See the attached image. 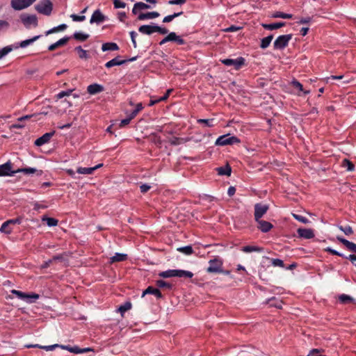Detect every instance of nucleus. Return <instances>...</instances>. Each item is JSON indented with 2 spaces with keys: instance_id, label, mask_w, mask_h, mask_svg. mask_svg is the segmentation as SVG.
<instances>
[{
  "instance_id": "nucleus-1",
  "label": "nucleus",
  "mask_w": 356,
  "mask_h": 356,
  "mask_svg": "<svg viewBox=\"0 0 356 356\" xmlns=\"http://www.w3.org/2000/svg\"><path fill=\"white\" fill-rule=\"evenodd\" d=\"M159 277L163 278L170 277H184V278H192L193 273L188 270H179V269H169L165 271H162L159 274Z\"/></svg>"
},
{
  "instance_id": "nucleus-2",
  "label": "nucleus",
  "mask_w": 356,
  "mask_h": 356,
  "mask_svg": "<svg viewBox=\"0 0 356 356\" xmlns=\"http://www.w3.org/2000/svg\"><path fill=\"white\" fill-rule=\"evenodd\" d=\"M241 143V140L236 136H232L229 134H225L219 136L216 142L215 145L218 146H225L229 145L238 144Z\"/></svg>"
},
{
  "instance_id": "nucleus-3",
  "label": "nucleus",
  "mask_w": 356,
  "mask_h": 356,
  "mask_svg": "<svg viewBox=\"0 0 356 356\" xmlns=\"http://www.w3.org/2000/svg\"><path fill=\"white\" fill-rule=\"evenodd\" d=\"M11 293L15 295L19 299L25 301L27 303H33L39 298V295L34 293H26L20 291L13 289Z\"/></svg>"
},
{
  "instance_id": "nucleus-4",
  "label": "nucleus",
  "mask_w": 356,
  "mask_h": 356,
  "mask_svg": "<svg viewBox=\"0 0 356 356\" xmlns=\"http://www.w3.org/2000/svg\"><path fill=\"white\" fill-rule=\"evenodd\" d=\"M53 9L52 3L49 0H42L36 6L35 10L44 15H50Z\"/></svg>"
},
{
  "instance_id": "nucleus-5",
  "label": "nucleus",
  "mask_w": 356,
  "mask_h": 356,
  "mask_svg": "<svg viewBox=\"0 0 356 356\" xmlns=\"http://www.w3.org/2000/svg\"><path fill=\"white\" fill-rule=\"evenodd\" d=\"M209 267L207 271L210 273H222V260L218 257L210 259L209 261Z\"/></svg>"
},
{
  "instance_id": "nucleus-6",
  "label": "nucleus",
  "mask_w": 356,
  "mask_h": 356,
  "mask_svg": "<svg viewBox=\"0 0 356 356\" xmlns=\"http://www.w3.org/2000/svg\"><path fill=\"white\" fill-rule=\"evenodd\" d=\"M292 38L291 34L282 35L278 36L274 41L273 47L275 49H283L289 44V41Z\"/></svg>"
},
{
  "instance_id": "nucleus-7",
  "label": "nucleus",
  "mask_w": 356,
  "mask_h": 356,
  "mask_svg": "<svg viewBox=\"0 0 356 356\" xmlns=\"http://www.w3.org/2000/svg\"><path fill=\"white\" fill-rule=\"evenodd\" d=\"M20 19L26 28L29 29L31 26H38V18L35 15L22 14Z\"/></svg>"
},
{
  "instance_id": "nucleus-8",
  "label": "nucleus",
  "mask_w": 356,
  "mask_h": 356,
  "mask_svg": "<svg viewBox=\"0 0 356 356\" xmlns=\"http://www.w3.org/2000/svg\"><path fill=\"white\" fill-rule=\"evenodd\" d=\"M220 61L226 66H234V69L238 70L244 65L245 59L243 57H239L236 59L225 58Z\"/></svg>"
},
{
  "instance_id": "nucleus-9",
  "label": "nucleus",
  "mask_w": 356,
  "mask_h": 356,
  "mask_svg": "<svg viewBox=\"0 0 356 356\" xmlns=\"http://www.w3.org/2000/svg\"><path fill=\"white\" fill-rule=\"evenodd\" d=\"M35 0H11V6L15 10H20L30 6Z\"/></svg>"
},
{
  "instance_id": "nucleus-10",
  "label": "nucleus",
  "mask_w": 356,
  "mask_h": 356,
  "mask_svg": "<svg viewBox=\"0 0 356 356\" xmlns=\"http://www.w3.org/2000/svg\"><path fill=\"white\" fill-rule=\"evenodd\" d=\"M268 210V206L267 204H256L254 205V219L255 221L261 220V217Z\"/></svg>"
},
{
  "instance_id": "nucleus-11",
  "label": "nucleus",
  "mask_w": 356,
  "mask_h": 356,
  "mask_svg": "<svg viewBox=\"0 0 356 356\" xmlns=\"http://www.w3.org/2000/svg\"><path fill=\"white\" fill-rule=\"evenodd\" d=\"M15 175V170H12V163L10 161L0 165V177L13 176Z\"/></svg>"
},
{
  "instance_id": "nucleus-12",
  "label": "nucleus",
  "mask_w": 356,
  "mask_h": 356,
  "mask_svg": "<svg viewBox=\"0 0 356 356\" xmlns=\"http://www.w3.org/2000/svg\"><path fill=\"white\" fill-rule=\"evenodd\" d=\"M106 19H107V17L105 16L100 11V10H96L93 12V13L90 17V24H94V23L100 24V23L104 22Z\"/></svg>"
},
{
  "instance_id": "nucleus-13",
  "label": "nucleus",
  "mask_w": 356,
  "mask_h": 356,
  "mask_svg": "<svg viewBox=\"0 0 356 356\" xmlns=\"http://www.w3.org/2000/svg\"><path fill=\"white\" fill-rule=\"evenodd\" d=\"M54 133H55L54 131H52V132L44 134L41 137H40L35 140V141L34 143L35 145L36 146L40 147V146H42L44 144L49 143L50 139L51 138V137L54 135Z\"/></svg>"
},
{
  "instance_id": "nucleus-14",
  "label": "nucleus",
  "mask_w": 356,
  "mask_h": 356,
  "mask_svg": "<svg viewBox=\"0 0 356 356\" xmlns=\"http://www.w3.org/2000/svg\"><path fill=\"white\" fill-rule=\"evenodd\" d=\"M298 234L299 236L306 239H310L314 237V232L311 229L299 228L298 229Z\"/></svg>"
},
{
  "instance_id": "nucleus-15",
  "label": "nucleus",
  "mask_w": 356,
  "mask_h": 356,
  "mask_svg": "<svg viewBox=\"0 0 356 356\" xmlns=\"http://www.w3.org/2000/svg\"><path fill=\"white\" fill-rule=\"evenodd\" d=\"M256 222L258 223V229L264 233L269 232L273 227L270 222L261 219Z\"/></svg>"
},
{
  "instance_id": "nucleus-16",
  "label": "nucleus",
  "mask_w": 356,
  "mask_h": 356,
  "mask_svg": "<svg viewBox=\"0 0 356 356\" xmlns=\"http://www.w3.org/2000/svg\"><path fill=\"white\" fill-rule=\"evenodd\" d=\"M337 241L343 244L349 250L356 253V244L348 241L347 239L343 238L342 236H337Z\"/></svg>"
},
{
  "instance_id": "nucleus-17",
  "label": "nucleus",
  "mask_w": 356,
  "mask_h": 356,
  "mask_svg": "<svg viewBox=\"0 0 356 356\" xmlns=\"http://www.w3.org/2000/svg\"><path fill=\"white\" fill-rule=\"evenodd\" d=\"M104 90L103 86L98 83L90 84L87 88V92L90 95H95Z\"/></svg>"
},
{
  "instance_id": "nucleus-18",
  "label": "nucleus",
  "mask_w": 356,
  "mask_h": 356,
  "mask_svg": "<svg viewBox=\"0 0 356 356\" xmlns=\"http://www.w3.org/2000/svg\"><path fill=\"white\" fill-rule=\"evenodd\" d=\"M102 165H103V163H99V164H98L94 167H92V168L79 167L77 169V172L79 174H83V175H91L94 172L95 170L101 168Z\"/></svg>"
},
{
  "instance_id": "nucleus-19",
  "label": "nucleus",
  "mask_w": 356,
  "mask_h": 356,
  "mask_svg": "<svg viewBox=\"0 0 356 356\" xmlns=\"http://www.w3.org/2000/svg\"><path fill=\"white\" fill-rule=\"evenodd\" d=\"M172 91V89H168L166 91V92L164 94V95H163L162 97H161L159 98H157L156 97H152L151 99L149 101V106H152L156 103L166 100L168 98V97Z\"/></svg>"
},
{
  "instance_id": "nucleus-20",
  "label": "nucleus",
  "mask_w": 356,
  "mask_h": 356,
  "mask_svg": "<svg viewBox=\"0 0 356 356\" xmlns=\"http://www.w3.org/2000/svg\"><path fill=\"white\" fill-rule=\"evenodd\" d=\"M156 25H142L139 27L138 31L140 33L146 35H151L156 33Z\"/></svg>"
},
{
  "instance_id": "nucleus-21",
  "label": "nucleus",
  "mask_w": 356,
  "mask_h": 356,
  "mask_svg": "<svg viewBox=\"0 0 356 356\" xmlns=\"http://www.w3.org/2000/svg\"><path fill=\"white\" fill-rule=\"evenodd\" d=\"M147 294H152L155 296L157 298H161L162 294L161 291L156 288L152 286H148L142 293V297H144Z\"/></svg>"
},
{
  "instance_id": "nucleus-22",
  "label": "nucleus",
  "mask_w": 356,
  "mask_h": 356,
  "mask_svg": "<svg viewBox=\"0 0 356 356\" xmlns=\"http://www.w3.org/2000/svg\"><path fill=\"white\" fill-rule=\"evenodd\" d=\"M41 35H35L32 38L27 39L23 41H21L19 44H17L15 46V48L21 47V48H25L28 47L29 45L33 44L35 41L38 40L40 38Z\"/></svg>"
},
{
  "instance_id": "nucleus-23",
  "label": "nucleus",
  "mask_w": 356,
  "mask_h": 356,
  "mask_svg": "<svg viewBox=\"0 0 356 356\" xmlns=\"http://www.w3.org/2000/svg\"><path fill=\"white\" fill-rule=\"evenodd\" d=\"M69 39H70L69 37L65 36V37L58 40L55 43H53L51 45H49V47H48V49L49 51H54L56 48H58V47L63 46V45L65 44L67 42V41L69 40Z\"/></svg>"
},
{
  "instance_id": "nucleus-24",
  "label": "nucleus",
  "mask_w": 356,
  "mask_h": 356,
  "mask_svg": "<svg viewBox=\"0 0 356 356\" xmlns=\"http://www.w3.org/2000/svg\"><path fill=\"white\" fill-rule=\"evenodd\" d=\"M159 16V13L156 11L149 12L147 13H140L138 16L139 20H145L148 19H154Z\"/></svg>"
},
{
  "instance_id": "nucleus-25",
  "label": "nucleus",
  "mask_w": 356,
  "mask_h": 356,
  "mask_svg": "<svg viewBox=\"0 0 356 356\" xmlns=\"http://www.w3.org/2000/svg\"><path fill=\"white\" fill-rule=\"evenodd\" d=\"M127 61V60H120V58L118 56V57H115V58H113L112 60L108 61L105 64V66L107 68H111L114 66L121 65L125 63Z\"/></svg>"
},
{
  "instance_id": "nucleus-26",
  "label": "nucleus",
  "mask_w": 356,
  "mask_h": 356,
  "mask_svg": "<svg viewBox=\"0 0 356 356\" xmlns=\"http://www.w3.org/2000/svg\"><path fill=\"white\" fill-rule=\"evenodd\" d=\"M167 36L169 42L174 41L180 45L185 44V41L175 32H170Z\"/></svg>"
},
{
  "instance_id": "nucleus-27",
  "label": "nucleus",
  "mask_w": 356,
  "mask_h": 356,
  "mask_svg": "<svg viewBox=\"0 0 356 356\" xmlns=\"http://www.w3.org/2000/svg\"><path fill=\"white\" fill-rule=\"evenodd\" d=\"M149 8L150 6L148 4H146L143 2H137L134 6L132 13L133 14L136 15L139 10L149 9Z\"/></svg>"
},
{
  "instance_id": "nucleus-28",
  "label": "nucleus",
  "mask_w": 356,
  "mask_h": 356,
  "mask_svg": "<svg viewBox=\"0 0 356 356\" xmlns=\"http://www.w3.org/2000/svg\"><path fill=\"white\" fill-rule=\"evenodd\" d=\"M127 259V254L123 253H115L110 258V263L120 262L125 261Z\"/></svg>"
},
{
  "instance_id": "nucleus-29",
  "label": "nucleus",
  "mask_w": 356,
  "mask_h": 356,
  "mask_svg": "<svg viewBox=\"0 0 356 356\" xmlns=\"http://www.w3.org/2000/svg\"><path fill=\"white\" fill-rule=\"evenodd\" d=\"M102 49L106 51H117L119 49L118 44L115 42H106L102 44Z\"/></svg>"
},
{
  "instance_id": "nucleus-30",
  "label": "nucleus",
  "mask_w": 356,
  "mask_h": 356,
  "mask_svg": "<svg viewBox=\"0 0 356 356\" xmlns=\"http://www.w3.org/2000/svg\"><path fill=\"white\" fill-rule=\"evenodd\" d=\"M285 25V22H276L273 24H264L263 27L267 30H275L280 29Z\"/></svg>"
},
{
  "instance_id": "nucleus-31",
  "label": "nucleus",
  "mask_w": 356,
  "mask_h": 356,
  "mask_svg": "<svg viewBox=\"0 0 356 356\" xmlns=\"http://www.w3.org/2000/svg\"><path fill=\"white\" fill-rule=\"evenodd\" d=\"M266 261H268L273 266H278L283 268L284 266V261L280 259H270L269 257H265Z\"/></svg>"
},
{
  "instance_id": "nucleus-32",
  "label": "nucleus",
  "mask_w": 356,
  "mask_h": 356,
  "mask_svg": "<svg viewBox=\"0 0 356 356\" xmlns=\"http://www.w3.org/2000/svg\"><path fill=\"white\" fill-rule=\"evenodd\" d=\"M273 38V35H270L266 38H262L261 40L260 47L264 49H266L270 45Z\"/></svg>"
},
{
  "instance_id": "nucleus-33",
  "label": "nucleus",
  "mask_w": 356,
  "mask_h": 356,
  "mask_svg": "<svg viewBox=\"0 0 356 356\" xmlns=\"http://www.w3.org/2000/svg\"><path fill=\"white\" fill-rule=\"evenodd\" d=\"M73 37L75 40L83 42L89 38V35L88 33L78 31L74 33Z\"/></svg>"
},
{
  "instance_id": "nucleus-34",
  "label": "nucleus",
  "mask_w": 356,
  "mask_h": 356,
  "mask_svg": "<svg viewBox=\"0 0 356 356\" xmlns=\"http://www.w3.org/2000/svg\"><path fill=\"white\" fill-rule=\"evenodd\" d=\"M12 231L13 228L10 227L7 220L4 222L0 227V232L6 234H10Z\"/></svg>"
},
{
  "instance_id": "nucleus-35",
  "label": "nucleus",
  "mask_w": 356,
  "mask_h": 356,
  "mask_svg": "<svg viewBox=\"0 0 356 356\" xmlns=\"http://www.w3.org/2000/svg\"><path fill=\"white\" fill-rule=\"evenodd\" d=\"M341 166L346 168L348 171H353L355 169L354 164L348 159H343L341 163Z\"/></svg>"
},
{
  "instance_id": "nucleus-36",
  "label": "nucleus",
  "mask_w": 356,
  "mask_h": 356,
  "mask_svg": "<svg viewBox=\"0 0 356 356\" xmlns=\"http://www.w3.org/2000/svg\"><path fill=\"white\" fill-rule=\"evenodd\" d=\"M42 220L46 222L47 225L49 227L56 226L58 225V220H56V218L46 217V216H43L42 218Z\"/></svg>"
},
{
  "instance_id": "nucleus-37",
  "label": "nucleus",
  "mask_w": 356,
  "mask_h": 356,
  "mask_svg": "<svg viewBox=\"0 0 356 356\" xmlns=\"http://www.w3.org/2000/svg\"><path fill=\"white\" fill-rule=\"evenodd\" d=\"M37 172V170L34 168H19L16 170H15V174L19 172H23L25 175H31Z\"/></svg>"
},
{
  "instance_id": "nucleus-38",
  "label": "nucleus",
  "mask_w": 356,
  "mask_h": 356,
  "mask_svg": "<svg viewBox=\"0 0 356 356\" xmlns=\"http://www.w3.org/2000/svg\"><path fill=\"white\" fill-rule=\"evenodd\" d=\"M262 249L257 246L246 245L242 248V251L246 253L252 252H261Z\"/></svg>"
},
{
  "instance_id": "nucleus-39",
  "label": "nucleus",
  "mask_w": 356,
  "mask_h": 356,
  "mask_svg": "<svg viewBox=\"0 0 356 356\" xmlns=\"http://www.w3.org/2000/svg\"><path fill=\"white\" fill-rule=\"evenodd\" d=\"M273 17L275 18H282V19H291L293 15L291 14L284 13L282 12H275L273 14Z\"/></svg>"
},
{
  "instance_id": "nucleus-40",
  "label": "nucleus",
  "mask_w": 356,
  "mask_h": 356,
  "mask_svg": "<svg viewBox=\"0 0 356 356\" xmlns=\"http://www.w3.org/2000/svg\"><path fill=\"white\" fill-rule=\"evenodd\" d=\"M66 28H67V25L65 24H62L58 26L54 27V28L49 29V31H47L46 32V35H48L49 34H51V33H55L58 31H64L65 29H66Z\"/></svg>"
},
{
  "instance_id": "nucleus-41",
  "label": "nucleus",
  "mask_w": 356,
  "mask_h": 356,
  "mask_svg": "<svg viewBox=\"0 0 356 356\" xmlns=\"http://www.w3.org/2000/svg\"><path fill=\"white\" fill-rule=\"evenodd\" d=\"M218 174L220 175H230L231 168L229 166L220 167L217 168Z\"/></svg>"
},
{
  "instance_id": "nucleus-42",
  "label": "nucleus",
  "mask_w": 356,
  "mask_h": 356,
  "mask_svg": "<svg viewBox=\"0 0 356 356\" xmlns=\"http://www.w3.org/2000/svg\"><path fill=\"white\" fill-rule=\"evenodd\" d=\"M339 300L343 304L354 302V299L351 296L346 294L340 295L339 297Z\"/></svg>"
},
{
  "instance_id": "nucleus-43",
  "label": "nucleus",
  "mask_w": 356,
  "mask_h": 356,
  "mask_svg": "<svg viewBox=\"0 0 356 356\" xmlns=\"http://www.w3.org/2000/svg\"><path fill=\"white\" fill-rule=\"evenodd\" d=\"M183 14V12H179V13H175L174 14L172 15H167L165 16L163 19V22L164 23H168V22H170L171 21H172L175 17H177L180 15H181Z\"/></svg>"
},
{
  "instance_id": "nucleus-44",
  "label": "nucleus",
  "mask_w": 356,
  "mask_h": 356,
  "mask_svg": "<svg viewBox=\"0 0 356 356\" xmlns=\"http://www.w3.org/2000/svg\"><path fill=\"white\" fill-rule=\"evenodd\" d=\"M75 50L77 51L80 58L86 59L88 57V53L86 50L83 49L81 46L76 47Z\"/></svg>"
},
{
  "instance_id": "nucleus-45",
  "label": "nucleus",
  "mask_w": 356,
  "mask_h": 356,
  "mask_svg": "<svg viewBox=\"0 0 356 356\" xmlns=\"http://www.w3.org/2000/svg\"><path fill=\"white\" fill-rule=\"evenodd\" d=\"M177 250L180 252H182L186 255H190L193 253V248L191 245H186L184 247H181L177 248Z\"/></svg>"
},
{
  "instance_id": "nucleus-46",
  "label": "nucleus",
  "mask_w": 356,
  "mask_h": 356,
  "mask_svg": "<svg viewBox=\"0 0 356 356\" xmlns=\"http://www.w3.org/2000/svg\"><path fill=\"white\" fill-rule=\"evenodd\" d=\"M131 308V304L129 302H127L124 304L120 305L118 308V311L122 314V315L127 311L129 310Z\"/></svg>"
},
{
  "instance_id": "nucleus-47",
  "label": "nucleus",
  "mask_w": 356,
  "mask_h": 356,
  "mask_svg": "<svg viewBox=\"0 0 356 356\" xmlns=\"http://www.w3.org/2000/svg\"><path fill=\"white\" fill-rule=\"evenodd\" d=\"M338 228L342 231L346 235H350L353 233V230L352 229V227L349 225H347V226H345V227H343L341 225H338L337 226Z\"/></svg>"
},
{
  "instance_id": "nucleus-48",
  "label": "nucleus",
  "mask_w": 356,
  "mask_h": 356,
  "mask_svg": "<svg viewBox=\"0 0 356 356\" xmlns=\"http://www.w3.org/2000/svg\"><path fill=\"white\" fill-rule=\"evenodd\" d=\"M156 286L158 287H160V288H168V289H171L172 288V284L168 283V282H166L165 281L163 280H157L156 281Z\"/></svg>"
},
{
  "instance_id": "nucleus-49",
  "label": "nucleus",
  "mask_w": 356,
  "mask_h": 356,
  "mask_svg": "<svg viewBox=\"0 0 356 356\" xmlns=\"http://www.w3.org/2000/svg\"><path fill=\"white\" fill-rule=\"evenodd\" d=\"M134 117H132V115L130 113V114H127V116L125 119H123L121 120L120 123V127H123L127 124H129L131 122V120L132 119H134Z\"/></svg>"
},
{
  "instance_id": "nucleus-50",
  "label": "nucleus",
  "mask_w": 356,
  "mask_h": 356,
  "mask_svg": "<svg viewBox=\"0 0 356 356\" xmlns=\"http://www.w3.org/2000/svg\"><path fill=\"white\" fill-rule=\"evenodd\" d=\"M198 123L204 124L205 127H213V119H200L197 120Z\"/></svg>"
},
{
  "instance_id": "nucleus-51",
  "label": "nucleus",
  "mask_w": 356,
  "mask_h": 356,
  "mask_svg": "<svg viewBox=\"0 0 356 356\" xmlns=\"http://www.w3.org/2000/svg\"><path fill=\"white\" fill-rule=\"evenodd\" d=\"M291 84L297 89H298L300 91H302L305 94H309V90H306V91H304L303 90V87H302V85L298 81L296 80H293L292 82H291Z\"/></svg>"
},
{
  "instance_id": "nucleus-52",
  "label": "nucleus",
  "mask_w": 356,
  "mask_h": 356,
  "mask_svg": "<svg viewBox=\"0 0 356 356\" xmlns=\"http://www.w3.org/2000/svg\"><path fill=\"white\" fill-rule=\"evenodd\" d=\"M13 50L10 46L5 47L0 49V58H2Z\"/></svg>"
},
{
  "instance_id": "nucleus-53",
  "label": "nucleus",
  "mask_w": 356,
  "mask_h": 356,
  "mask_svg": "<svg viewBox=\"0 0 356 356\" xmlns=\"http://www.w3.org/2000/svg\"><path fill=\"white\" fill-rule=\"evenodd\" d=\"M144 106L142 103H138L136 105L135 109L131 113L132 117H136L138 113L143 109Z\"/></svg>"
},
{
  "instance_id": "nucleus-54",
  "label": "nucleus",
  "mask_w": 356,
  "mask_h": 356,
  "mask_svg": "<svg viewBox=\"0 0 356 356\" xmlns=\"http://www.w3.org/2000/svg\"><path fill=\"white\" fill-rule=\"evenodd\" d=\"M114 8L116 9L124 8L126 6V3L121 0H113Z\"/></svg>"
},
{
  "instance_id": "nucleus-55",
  "label": "nucleus",
  "mask_w": 356,
  "mask_h": 356,
  "mask_svg": "<svg viewBox=\"0 0 356 356\" xmlns=\"http://www.w3.org/2000/svg\"><path fill=\"white\" fill-rule=\"evenodd\" d=\"M293 218H294L296 220H298L299 222H302V223H304V224H307V223H308V222H309V220H308L307 218H305V217H304V216H300V215H298V214H295V213H293Z\"/></svg>"
},
{
  "instance_id": "nucleus-56",
  "label": "nucleus",
  "mask_w": 356,
  "mask_h": 356,
  "mask_svg": "<svg viewBox=\"0 0 356 356\" xmlns=\"http://www.w3.org/2000/svg\"><path fill=\"white\" fill-rule=\"evenodd\" d=\"M70 17L74 22H83L86 19L85 15H77L76 14L71 15Z\"/></svg>"
},
{
  "instance_id": "nucleus-57",
  "label": "nucleus",
  "mask_w": 356,
  "mask_h": 356,
  "mask_svg": "<svg viewBox=\"0 0 356 356\" xmlns=\"http://www.w3.org/2000/svg\"><path fill=\"white\" fill-rule=\"evenodd\" d=\"M72 92V90H66V91H61L59 93H58L56 95V98L57 99H62L63 97H65V96H69L71 95Z\"/></svg>"
},
{
  "instance_id": "nucleus-58",
  "label": "nucleus",
  "mask_w": 356,
  "mask_h": 356,
  "mask_svg": "<svg viewBox=\"0 0 356 356\" xmlns=\"http://www.w3.org/2000/svg\"><path fill=\"white\" fill-rule=\"evenodd\" d=\"M59 346V344H54V345H50V346H40V348H42V349H44L47 351H52L54 350L56 348L58 347Z\"/></svg>"
},
{
  "instance_id": "nucleus-59",
  "label": "nucleus",
  "mask_w": 356,
  "mask_h": 356,
  "mask_svg": "<svg viewBox=\"0 0 356 356\" xmlns=\"http://www.w3.org/2000/svg\"><path fill=\"white\" fill-rule=\"evenodd\" d=\"M325 251L327 252H330L333 255H337V256H339V257H344V255L340 252H339L338 251L331 248H327L325 249Z\"/></svg>"
},
{
  "instance_id": "nucleus-60",
  "label": "nucleus",
  "mask_w": 356,
  "mask_h": 356,
  "mask_svg": "<svg viewBox=\"0 0 356 356\" xmlns=\"http://www.w3.org/2000/svg\"><path fill=\"white\" fill-rule=\"evenodd\" d=\"M137 36V33L132 31L130 32V37H131V42L133 43V46L134 48H136L137 47V44H136V37Z\"/></svg>"
},
{
  "instance_id": "nucleus-61",
  "label": "nucleus",
  "mask_w": 356,
  "mask_h": 356,
  "mask_svg": "<svg viewBox=\"0 0 356 356\" xmlns=\"http://www.w3.org/2000/svg\"><path fill=\"white\" fill-rule=\"evenodd\" d=\"M186 0H170L168 4L170 5H181L186 3Z\"/></svg>"
},
{
  "instance_id": "nucleus-62",
  "label": "nucleus",
  "mask_w": 356,
  "mask_h": 356,
  "mask_svg": "<svg viewBox=\"0 0 356 356\" xmlns=\"http://www.w3.org/2000/svg\"><path fill=\"white\" fill-rule=\"evenodd\" d=\"M7 221L8 222L10 225H16V224L19 225L22 222V218H15V219L8 220Z\"/></svg>"
},
{
  "instance_id": "nucleus-63",
  "label": "nucleus",
  "mask_w": 356,
  "mask_h": 356,
  "mask_svg": "<svg viewBox=\"0 0 356 356\" xmlns=\"http://www.w3.org/2000/svg\"><path fill=\"white\" fill-rule=\"evenodd\" d=\"M151 188V186L147 184H143L140 186V192L145 193Z\"/></svg>"
},
{
  "instance_id": "nucleus-64",
  "label": "nucleus",
  "mask_w": 356,
  "mask_h": 356,
  "mask_svg": "<svg viewBox=\"0 0 356 356\" xmlns=\"http://www.w3.org/2000/svg\"><path fill=\"white\" fill-rule=\"evenodd\" d=\"M155 29H156V32H158V33H159L161 34H163V35L166 34L168 32V29H166L165 28H162L157 25H156Z\"/></svg>"
}]
</instances>
